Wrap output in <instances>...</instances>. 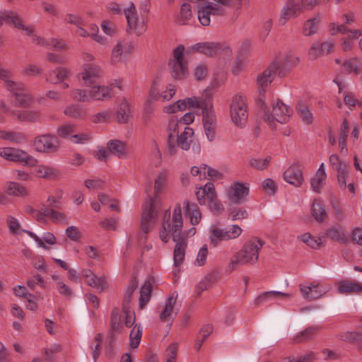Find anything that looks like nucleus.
<instances>
[{"label": "nucleus", "instance_id": "nucleus-18", "mask_svg": "<svg viewBox=\"0 0 362 362\" xmlns=\"http://www.w3.org/2000/svg\"><path fill=\"white\" fill-rule=\"evenodd\" d=\"M175 243L173 251V260L175 267H180L185 260L186 250L188 245L186 233H183L180 238L173 239Z\"/></svg>", "mask_w": 362, "mask_h": 362}, {"label": "nucleus", "instance_id": "nucleus-53", "mask_svg": "<svg viewBox=\"0 0 362 362\" xmlns=\"http://www.w3.org/2000/svg\"><path fill=\"white\" fill-rule=\"evenodd\" d=\"M198 18L199 22L204 26H208L210 24L211 19L210 15L211 14V11L207 8V3L206 5L200 6L197 11Z\"/></svg>", "mask_w": 362, "mask_h": 362}, {"label": "nucleus", "instance_id": "nucleus-52", "mask_svg": "<svg viewBox=\"0 0 362 362\" xmlns=\"http://www.w3.org/2000/svg\"><path fill=\"white\" fill-rule=\"evenodd\" d=\"M7 192L10 195L25 197L27 195V190L19 183L10 182L7 187Z\"/></svg>", "mask_w": 362, "mask_h": 362}, {"label": "nucleus", "instance_id": "nucleus-29", "mask_svg": "<svg viewBox=\"0 0 362 362\" xmlns=\"http://www.w3.org/2000/svg\"><path fill=\"white\" fill-rule=\"evenodd\" d=\"M107 148L110 153L118 158H123L127 155V145L120 140L112 139L109 141L107 144Z\"/></svg>", "mask_w": 362, "mask_h": 362}, {"label": "nucleus", "instance_id": "nucleus-38", "mask_svg": "<svg viewBox=\"0 0 362 362\" xmlns=\"http://www.w3.org/2000/svg\"><path fill=\"white\" fill-rule=\"evenodd\" d=\"M64 113L68 117L76 119H81L86 115V110L78 104H71L66 106Z\"/></svg>", "mask_w": 362, "mask_h": 362}, {"label": "nucleus", "instance_id": "nucleus-37", "mask_svg": "<svg viewBox=\"0 0 362 362\" xmlns=\"http://www.w3.org/2000/svg\"><path fill=\"white\" fill-rule=\"evenodd\" d=\"M129 53L127 45L122 42H118L112 49L111 62L116 64L122 62Z\"/></svg>", "mask_w": 362, "mask_h": 362}, {"label": "nucleus", "instance_id": "nucleus-24", "mask_svg": "<svg viewBox=\"0 0 362 362\" xmlns=\"http://www.w3.org/2000/svg\"><path fill=\"white\" fill-rule=\"evenodd\" d=\"M112 86L113 83L110 86H99L97 83L90 86L92 100H105L112 98L113 97Z\"/></svg>", "mask_w": 362, "mask_h": 362}, {"label": "nucleus", "instance_id": "nucleus-55", "mask_svg": "<svg viewBox=\"0 0 362 362\" xmlns=\"http://www.w3.org/2000/svg\"><path fill=\"white\" fill-rule=\"evenodd\" d=\"M297 112L303 121L306 124H312L313 116L311 112L308 110L306 105L299 103L297 107Z\"/></svg>", "mask_w": 362, "mask_h": 362}, {"label": "nucleus", "instance_id": "nucleus-19", "mask_svg": "<svg viewBox=\"0 0 362 362\" xmlns=\"http://www.w3.org/2000/svg\"><path fill=\"white\" fill-rule=\"evenodd\" d=\"M274 64H269V66L261 74L257 76V85L258 92L262 95L265 93L267 88L270 86L271 83L274 80V76L276 74L274 69Z\"/></svg>", "mask_w": 362, "mask_h": 362}, {"label": "nucleus", "instance_id": "nucleus-20", "mask_svg": "<svg viewBox=\"0 0 362 362\" xmlns=\"http://www.w3.org/2000/svg\"><path fill=\"white\" fill-rule=\"evenodd\" d=\"M180 124V122L175 117L170 118L168 122V151L171 156H174L177 152L175 139L179 135Z\"/></svg>", "mask_w": 362, "mask_h": 362}, {"label": "nucleus", "instance_id": "nucleus-7", "mask_svg": "<svg viewBox=\"0 0 362 362\" xmlns=\"http://www.w3.org/2000/svg\"><path fill=\"white\" fill-rule=\"evenodd\" d=\"M127 21V31L139 36L147 30L146 19L141 16H139L136 7L133 3L124 11Z\"/></svg>", "mask_w": 362, "mask_h": 362}, {"label": "nucleus", "instance_id": "nucleus-21", "mask_svg": "<svg viewBox=\"0 0 362 362\" xmlns=\"http://www.w3.org/2000/svg\"><path fill=\"white\" fill-rule=\"evenodd\" d=\"M334 48V44L331 42H324L320 43L316 42L313 44L308 51L309 58L315 60L322 56L327 55Z\"/></svg>", "mask_w": 362, "mask_h": 362}, {"label": "nucleus", "instance_id": "nucleus-48", "mask_svg": "<svg viewBox=\"0 0 362 362\" xmlns=\"http://www.w3.org/2000/svg\"><path fill=\"white\" fill-rule=\"evenodd\" d=\"M71 97L76 101L87 103L92 100L91 90L90 89H74L71 91Z\"/></svg>", "mask_w": 362, "mask_h": 362}, {"label": "nucleus", "instance_id": "nucleus-59", "mask_svg": "<svg viewBox=\"0 0 362 362\" xmlns=\"http://www.w3.org/2000/svg\"><path fill=\"white\" fill-rule=\"evenodd\" d=\"M48 216L52 221L63 224H68L66 216L64 214L56 211L54 209L47 208Z\"/></svg>", "mask_w": 362, "mask_h": 362}, {"label": "nucleus", "instance_id": "nucleus-34", "mask_svg": "<svg viewBox=\"0 0 362 362\" xmlns=\"http://www.w3.org/2000/svg\"><path fill=\"white\" fill-rule=\"evenodd\" d=\"M293 295L289 293L280 291H267L259 295L254 300L255 305H259L262 303L271 298H291Z\"/></svg>", "mask_w": 362, "mask_h": 362}, {"label": "nucleus", "instance_id": "nucleus-64", "mask_svg": "<svg viewBox=\"0 0 362 362\" xmlns=\"http://www.w3.org/2000/svg\"><path fill=\"white\" fill-rule=\"evenodd\" d=\"M22 74L27 76H38L42 74V69L35 64H29L23 69Z\"/></svg>", "mask_w": 362, "mask_h": 362}, {"label": "nucleus", "instance_id": "nucleus-49", "mask_svg": "<svg viewBox=\"0 0 362 362\" xmlns=\"http://www.w3.org/2000/svg\"><path fill=\"white\" fill-rule=\"evenodd\" d=\"M312 214L315 219L322 222L327 216L326 211L320 200H315L312 206Z\"/></svg>", "mask_w": 362, "mask_h": 362}, {"label": "nucleus", "instance_id": "nucleus-17", "mask_svg": "<svg viewBox=\"0 0 362 362\" xmlns=\"http://www.w3.org/2000/svg\"><path fill=\"white\" fill-rule=\"evenodd\" d=\"M283 176L286 182L297 187H300L304 182L301 166L299 163H295L288 167L284 171Z\"/></svg>", "mask_w": 362, "mask_h": 362}, {"label": "nucleus", "instance_id": "nucleus-15", "mask_svg": "<svg viewBox=\"0 0 362 362\" xmlns=\"http://www.w3.org/2000/svg\"><path fill=\"white\" fill-rule=\"evenodd\" d=\"M101 69L95 64H86L83 71L80 73L79 77L83 81L86 86H90L97 83L98 80L102 76Z\"/></svg>", "mask_w": 362, "mask_h": 362}, {"label": "nucleus", "instance_id": "nucleus-61", "mask_svg": "<svg viewBox=\"0 0 362 362\" xmlns=\"http://www.w3.org/2000/svg\"><path fill=\"white\" fill-rule=\"evenodd\" d=\"M214 4L220 5L225 8H230L233 6H235V11L238 13H240L243 1V0H213Z\"/></svg>", "mask_w": 362, "mask_h": 362}, {"label": "nucleus", "instance_id": "nucleus-57", "mask_svg": "<svg viewBox=\"0 0 362 362\" xmlns=\"http://www.w3.org/2000/svg\"><path fill=\"white\" fill-rule=\"evenodd\" d=\"M110 326L112 332H119L121 327V316L118 308H115L111 313Z\"/></svg>", "mask_w": 362, "mask_h": 362}, {"label": "nucleus", "instance_id": "nucleus-31", "mask_svg": "<svg viewBox=\"0 0 362 362\" xmlns=\"http://www.w3.org/2000/svg\"><path fill=\"white\" fill-rule=\"evenodd\" d=\"M192 49L206 55L212 56L221 50V47L219 43L206 42L197 43L192 46Z\"/></svg>", "mask_w": 362, "mask_h": 362}, {"label": "nucleus", "instance_id": "nucleus-45", "mask_svg": "<svg viewBox=\"0 0 362 362\" xmlns=\"http://www.w3.org/2000/svg\"><path fill=\"white\" fill-rule=\"evenodd\" d=\"M16 106L21 107H27L32 105L33 103V98L30 94H29L26 90H22L15 95Z\"/></svg>", "mask_w": 362, "mask_h": 362}, {"label": "nucleus", "instance_id": "nucleus-10", "mask_svg": "<svg viewBox=\"0 0 362 362\" xmlns=\"http://www.w3.org/2000/svg\"><path fill=\"white\" fill-rule=\"evenodd\" d=\"M330 289V286H324L317 282H312L308 284L300 285V291L303 297L312 300L317 299L326 294Z\"/></svg>", "mask_w": 362, "mask_h": 362}, {"label": "nucleus", "instance_id": "nucleus-56", "mask_svg": "<svg viewBox=\"0 0 362 362\" xmlns=\"http://www.w3.org/2000/svg\"><path fill=\"white\" fill-rule=\"evenodd\" d=\"M142 335V329L139 325H136L130 333V346L132 349H136L140 344Z\"/></svg>", "mask_w": 362, "mask_h": 362}, {"label": "nucleus", "instance_id": "nucleus-9", "mask_svg": "<svg viewBox=\"0 0 362 362\" xmlns=\"http://www.w3.org/2000/svg\"><path fill=\"white\" fill-rule=\"evenodd\" d=\"M33 145L37 151L43 153L56 152L59 148L57 138L50 134L36 136L33 140Z\"/></svg>", "mask_w": 362, "mask_h": 362}, {"label": "nucleus", "instance_id": "nucleus-30", "mask_svg": "<svg viewBox=\"0 0 362 362\" xmlns=\"http://www.w3.org/2000/svg\"><path fill=\"white\" fill-rule=\"evenodd\" d=\"M155 280L153 277H148L140 291L139 308L143 309L150 300L153 284Z\"/></svg>", "mask_w": 362, "mask_h": 362}, {"label": "nucleus", "instance_id": "nucleus-63", "mask_svg": "<svg viewBox=\"0 0 362 362\" xmlns=\"http://www.w3.org/2000/svg\"><path fill=\"white\" fill-rule=\"evenodd\" d=\"M6 89L14 96L22 90H25V86L22 82L11 80L5 86Z\"/></svg>", "mask_w": 362, "mask_h": 362}, {"label": "nucleus", "instance_id": "nucleus-2", "mask_svg": "<svg viewBox=\"0 0 362 362\" xmlns=\"http://www.w3.org/2000/svg\"><path fill=\"white\" fill-rule=\"evenodd\" d=\"M182 226V208L180 204H177L172 215L170 210H166L163 214L161 227L159 230L160 240L167 243L170 238L175 239L181 237L183 234L181 233Z\"/></svg>", "mask_w": 362, "mask_h": 362}, {"label": "nucleus", "instance_id": "nucleus-28", "mask_svg": "<svg viewBox=\"0 0 362 362\" xmlns=\"http://www.w3.org/2000/svg\"><path fill=\"white\" fill-rule=\"evenodd\" d=\"M194 135V131L192 128L186 127L182 134L175 139V146H177L184 151L189 149L192 141V137Z\"/></svg>", "mask_w": 362, "mask_h": 362}, {"label": "nucleus", "instance_id": "nucleus-41", "mask_svg": "<svg viewBox=\"0 0 362 362\" xmlns=\"http://www.w3.org/2000/svg\"><path fill=\"white\" fill-rule=\"evenodd\" d=\"M326 235L332 240L347 243L349 238L345 235L341 226L333 227L326 230Z\"/></svg>", "mask_w": 362, "mask_h": 362}, {"label": "nucleus", "instance_id": "nucleus-32", "mask_svg": "<svg viewBox=\"0 0 362 362\" xmlns=\"http://www.w3.org/2000/svg\"><path fill=\"white\" fill-rule=\"evenodd\" d=\"M83 276L86 278V284L92 287L103 291L105 288V281L102 277H97L90 269L83 271Z\"/></svg>", "mask_w": 362, "mask_h": 362}, {"label": "nucleus", "instance_id": "nucleus-23", "mask_svg": "<svg viewBox=\"0 0 362 362\" xmlns=\"http://www.w3.org/2000/svg\"><path fill=\"white\" fill-rule=\"evenodd\" d=\"M337 291L341 294H357L362 293V284L357 281L344 279L336 283Z\"/></svg>", "mask_w": 362, "mask_h": 362}, {"label": "nucleus", "instance_id": "nucleus-35", "mask_svg": "<svg viewBox=\"0 0 362 362\" xmlns=\"http://www.w3.org/2000/svg\"><path fill=\"white\" fill-rule=\"evenodd\" d=\"M184 207L186 209V215L189 217L190 222L192 225L198 224L202 218V214L196 204H190L186 199L184 202Z\"/></svg>", "mask_w": 362, "mask_h": 362}, {"label": "nucleus", "instance_id": "nucleus-39", "mask_svg": "<svg viewBox=\"0 0 362 362\" xmlns=\"http://www.w3.org/2000/svg\"><path fill=\"white\" fill-rule=\"evenodd\" d=\"M318 331V328L309 327L300 332L292 339L293 344H301L308 341L314 338Z\"/></svg>", "mask_w": 362, "mask_h": 362}, {"label": "nucleus", "instance_id": "nucleus-26", "mask_svg": "<svg viewBox=\"0 0 362 362\" xmlns=\"http://www.w3.org/2000/svg\"><path fill=\"white\" fill-rule=\"evenodd\" d=\"M177 294L173 295L168 298L165 305L163 311L160 314V320L163 322H168L170 325L174 320L173 309L176 303Z\"/></svg>", "mask_w": 362, "mask_h": 362}, {"label": "nucleus", "instance_id": "nucleus-50", "mask_svg": "<svg viewBox=\"0 0 362 362\" xmlns=\"http://www.w3.org/2000/svg\"><path fill=\"white\" fill-rule=\"evenodd\" d=\"M343 66L348 73L358 74L362 71V63L357 58H351L343 63Z\"/></svg>", "mask_w": 362, "mask_h": 362}, {"label": "nucleus", "instance_id": "nucleus-3", "mask_svg": "<svg viewBox=\"0 0 362 362\" xmlns=\"http://www.w3.org/2000/svg\"><path fill=\"white\" fill-rule=\"evenodd\" d=\"M291 115V109L281 100L277 99L272 103V110L265 111L263 115L264 122L272 128L275 129V121L280 124L288 122Z\"/></svg>", "mask_w": 362, "mask_h": 362}, {"label": "nucleus", "instance_id": "nucleus-47", "mask_svg": "<svg viewBox=\"0 0 362 362\" xmlns=\"http://www.w3.org/2000/svg\"><path fill=\"white\" fill-rule=\"evenodd\" d=\"M338 337L340 340L351 344H354L356 342L359 343L360 340H362V330L354 332H343L338 334Z\"/></svg>", "mask_w": 362, "mask_h": 362}, {"label": "nucleus", "instance_id": "nucleus-42", "mask_svg": "<svg viewBox=\"0 0 362 362\" xmlns=\"http://www.w3.org/2000/svg\"><path fill=\"white\" fill-rule=\"evenodd\" d=\"M187 107H199L202 109V114L207 110L213 108V105L209 99H198L197 98H189L186 99Z\"/></svg>", "mask_w": 362, "mask_h": 362}, {"label": "nucleus", "instance_id": "nucleus-33", "mask_svg": "<svg viewBox=\"0 0 362 362\" xmlns=\"http://www.w3.org/2000/svg\"><path fill=\"white\" fill-rule=\"evenodd\" d=\"M40 112L33 110H16L11 112V116L21 122H35L40 118Z\"/></svg>", "mask_w": 362, "mask_h": 362}, {"label": "nucleus", "instance_id": "nucleus-14", "mask_svg": "<svg viewBox=\"0 0 362 362\" xmlns=\"http://www.w3.org/2000/svg\"><path fill=\"white\" fill-rule=\"evenodd\" d=\"M160 84V79L158 76L153 81L152 86L150 89V98L153 100L168 101L170 100L176 92V87L173 84H169L167 86V90L162 93H159V86Z\"/></svg>", "mask_w": 362, "mask_h": 362}, {"label": "nucleus", "instance_id": "nucleus-1", "mask_svg": "<svg viewBox=\"0 0 362 362\" xmlns=\"http://www.w3.org/2000/svg\"><path fill=\"white\" fill-rule=\"evenodd\" d=\"M264 245V242L262 240L257 238H251L233 255L227 266V270L231 272L240 266L256 264L259 259V252Z\"/></svg>", "mask_w": 362, "mask_h": 362}, {"label": "nucleus", "instance_id": "nucleus-25", "mask_svg": "<svg viewBox=\"0 0 362 362\" xmlns=\"http://www.w3.org/2000/svg\"><path fill=\"white\" fill-rule=\"evenodd\" d=\"M139 285L136 277L134 276L129 281L128 286L124 293L122 298V311L123 313H130V303L132 302V295Z\"/></svg>", "mask_w": 362, "mask_h": 362}, {"label": "nucleus", "instance_id": "nucleus-5", "mask_svg": "<svg viewBox=\"0 0 362 362\" xmlns=\"http://www.w3.org/2000/svg\"><path fill=\"white\" fill-rule=\"evenodd\" d=\"M185 47L179 45L173 50V58L168 66L171 76L174 79L182 80L189 74L187 62L184 59Z\"/></svg>", "mask_w": 362, "mask_h": 362}, {"label": "nucleus", "instance_id": "nucleus-36", "mask_svg": "<svg viewBox=\"0 0 362 362\" xmlns=\"http://www.w3.org/2000/svg\"><path fill=\"white\" fill-rule=\"evenodd\" d=\"M131 116V109L129 103L126 99H123L119 105L116 112V120L119 124H126L128 122Z\"/></svg>", "mask_w": 362, "mask_h": 362}, {"label": "nucleus", "instance_id": "nucleus-40", "mask_svg": "<svg viewBox=\"0 0 362 362\" xmlns=\"http://www.w3.org/2000/svg\"><path fill=\"white\" fill-rule=\"evenodd\" d=\"M320 22V15L307 20L303 27V33L305 36H310L318 32L319 24Z\"/></svg>", "mask_w": 362, "mask_h": 362}, {"label": "nucleus", "instance_id": "nucleus-60", "mask_svg": "<svg viewBox=\"0 0 362 362\" xmlns=\"http://www.w3.org/2000/svg\"><path fill=\"white\" fill-rule=\"evenodd\" d=\"M349 124L346 119H344L340 127V135L339 138V146L341 151L346 148V140L349 132Z\"/></svg>", "mask_w": 362, "mask_h": 362}, {"label": "nucleus", "instance_id": "nucleus-16", "mask_svg": "<svg viewBox=\"0 0 362 362\" xmlns=\"http://www.w3.org/2000/svg\"><path fill=\"white\" fill-rule=\"evenodd\" d=\"M249 188L243 182H235L228 192L227 197L230 202L240 204L248 195Z\"/></svg>", "mask_w": 362, "mask_h": 362}, {"label": "nucleus", "instance_id": "nucleus-13", "mask_svg": "<svg viewBox=\"0 0 362 362\" xmlns=\"http://www.w3.org/2000/svg\"><path fill=\"white\" fill-rule=\"evenodd\" d=\"M300 59L298 57L287 55L284 59H275L270 64L274 65V71L279 77L285 76L292 68L298 64Z\"/></svg>", "mask_w": 362, "mask_h": 362}, {"label": "nucleus", "instance_id": "nucleus-11", "mask_svg": "<svg viewBox=\"0 0 362 362\" xmlns=\"http://www.w3.org/2000/svg\"><path fill=\"white\" fill-rule=\"evenodd\" d=\"M242 232V228L238 225H233L228 230L214 228L212 230L213 237L211 238V242L217 245L220 241L234 240L238 238Z\"/></svg>", "mask_w": 362, "mask_h": 362}, {"label": "nucleus", "instance_id": "nucleus-8", "mask_svg": "<svg viewBox=\"0 0 362 362\" xmlns=\"http://www.w3.org/2000/svg\"><path fill=\"white\" fill-rule=\"evenodd\" d=\"M0 156L13 162H18L25 165L34 166L37 160L27 152L19 148L4 147L0 148Z\"/></svg>", "mask_w": 362, "mask_h": 362}, {"label": "nucleus", "instance_id": "nucleus-12", "mask_svg": "<svg viewBox=\"0 0 362 362\" xmlns=\"http://www.w3.org/2000/svg\"><path fill=\"white\" fill-rule=\"evenodd\" d=\"M305 12L300 0H288L282 8L279 23L285 25L289 18H295Z\"/></svg>", "mask_w": 362, "mask_h": 362}, {"label": "nucleus", "instance_id": "nucleus-22", "mask_svg": "<svg viewBox=\"0 0 362 362\" xmlns=\"http://www.w3.org/2000/svg\"><path fill=\"white\" fill-rule=\"evenodd\" d=\"M202 115L205 134L209 141H213L215 137L216 127V119L213 108L207 110Z\"/></svg>", "mask_w": 362, "mask_h": 362}, {"label": "nucleus", "instance_id": "nucleus-27", "mask_svg": "<svg viewBox=\"0 0 362 362\" xmlns=\"http://www.w3.org/2000/svg\"><path fill=\"white\" fill-rule=\"evenodd\" d=\"M4 18L6 23L13 24L15 28L25 31L28 35H30L33 32L32 28L27 27L23 24L22 18L16 12L7 11Z\"/></svg>", "mask_w": 362, "mask_h": 362}, {"label": "nucleus", "instance_id": "nucleus-58", "mask_svg": "<svg viewBox=\"0 0 362 362\" xmlns=\"http://www.w3.org/2000/svg\"><path fill=\"white\" fill-rule=\"evenodd\" d=\"M271 161V157L267 156V158H252L249 161V165L258 170H264L267 168Z\"/></svg>", "mask_w": 362, "mask_h": 362}, {"label": "nucleus", "instance_id": "nucleus-62", "mask_svg": "<svg viewBox=\"0 0 362 362\" xmlns=\"http://www.w3.org/2000/svg\"><path fill=\"white\" fill-rule=\"evenodd\" d=\"M299 238L301 241L314 249L319 248L322 244L319 238H316L315 237L312 236L309 233L301 235L299 236Z\"/></svg>", "mask_w": 362, "mask_h": 362}, {"label": "nucleus", "instance_id": "nucleus-43", "mask_svg": "<svg viewBox=\"0 0 362 362\" xmlns=\"http://www.w3.org/2000/svg\"><path fill=\"white\" fill-rule=\"evenodd\" d=\"M333 168L337 171L338 182L342 189L346 187V177H348V168L349 165L344 162H340L339 164L333 165Z\"/></svg>", "mask_w": 362, "mask_h": 362}, {"label": "nucleus", "instance_id": "nucleus-54", "mask_svg": "<svg viewBox=\"0 0 362 362\" xmlns=\"http://www.w3.org/2000/svg\"><path fill=\"white\" fill-rule=\"evenodd\" d=\"M192 17V11L191 6L185 3L181 6L180 15L177 18V21L180 24L185 25L186 21Z\"/></svg>", "mask_w": 362, "mask_h": 362}, {"label": "nucleus", "instance_id": "nucleus-46", "mask_svg": "<svg viewBox=\"0 0 362 362\" xmlns=\"http://www.w3.org/2000/svg\"><path fill=\"white\" fill-rule=\"evenodd\" d=\"M0 138L16 144L25 141V136L23 133L0 130Z\"/></svg>", "mask_w": 362, "mask_h": 362}, {"label": "nucleus", "instance_id": "nucleus-6", "mask_svg": "<svg viewBox=\"0 0 362 362\" xmlns=\"http://www.w3.org/2000/svg\"><path fill=\"white\" fill-rule=\"evenodd\" d=\"M158 211L154 206V199L149 197L148 202L146 204L141 223L140 240L146 241L148 238V232L153 228L157 223Z\"/></svg>", "mask_w": 362, "mask_h": 362}, {"label": "nucleus", "instance_id": "nucleus-4", "mask_svg": "<svg viewBox=\"0 0 362 362\" xmlns=\"http://www.w3.org/2000/svg\"><path fill=\"white\" fill-rule=\"evenodd\" d=\"M230 115L236 127L242 128L245 126L248 117V107L245 96L240 94L233 96L230 106Z\"/></svg>", "mask_w": 362, "mask_h": 362}, {"label": "nucleus", "instance_id": "nucleus-44", "mask_svg": "<svg viewBox=\"0 0 362 362\" xmlns=\"http://www.w3.org/2000/svg\"><path fill=\"white\" fill-rule=\"evenodd\" d=\"M36 175L41 178H52L59 175L57 169L47 165H37L35 170Z\"/></svg>", "mask_w": 362, "mask_h": 362}, {"label": "nucleus", "instance_id": "nucleus-51", "mask_svg": "<svg viewBox=\"0 0 362 362\" xmlns=\"http://www.w3.org/2000/svg\"><path fill=\"white\" fill-rule=\"evenodd\" d=\"M168 178V172L166 170L161 171L156 177L154 185V197H157L158 195L162 192L165 187Z\"/></svg>", "mask_w": 362, "mask_h": 362}]
</instances>
